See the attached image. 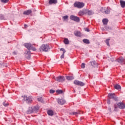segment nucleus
Returning a JSON list of instances; mask_svg holds the SVG:
<instances>
[{
	"label": "nucleus",
	"instance_id": "1",
	"mask_svg": "<svg viewBox=\"0 0 125 125\" xmlns=\"http://www.w3.org/2000/svg\"><path fill=\"white\" fill-rule=\"evenodd\" d=\"M49 49H50V48L49 47V45L47 44H42L40 48V50L41 52L44 51V52H47Z\"/></svg>",
	"mask_w": 125,
	"mask_h": 125
},
{
	"label": "nucleus",
	"instance_id": "2",
	"mask_svg": "<svg viewBox=\"0 0 125 125\" xmlns=\"http://www.w3.org/2000/svg\"><path fill=\"white\" fill-rule=\"evenodd\" d=\"M74 7H77V8H83L84 6V3L81 2H75L74 4Z\"/></svg>",
	"mask_w": 125,
	"mask_h": 125
},
{
	"label": "nucleus",
	"instance_id": "3",
	"mask_svg": "<svg viewBox=\"0 0 125 125\" xmlns=\"http://www.w3.org/2000/svg\"><path fill=\"white\" fill-rule=\"evenodd\" d=\"M23 99L27 103H32L33 101V97H32V96L27 97L26 95H24Z\"/></svg>",
	"mask_w": 125,
	"mask_h": 125
},
{
	"label": "nucleus",
	"instance_id": "4",
	"mask_svg": "<svg viewBox=\"0 0 125 125\" xmlns=\"http://www.w3.org/2000/svg\"><path fill=\"white\" fill-rule=\"evenodd\" d=\"M39 107L38 106H34L33 108H30L29 110H28V114H31V113H37L38 111H39Z\"/></svg>",
	"mask_w": 125,
	"mask_h": 125
},
{
	"label": "nucleus",
	"instance_id": "5",
	"mask_svg": "<svg viewBox=\"0 0 125 125\" xmlns=\"http://www.w3.org/2000/svg\"><path fill=\"white\" fill-rule=\"evenodd\" d=\"M108 96L110 99H114L115 101H118V100H119V99L116 97L114 93H109Z\"/></svg>",
	"mask_w": 125,
	"mask_h": 125
},
{
	"label": "nucleus",
	"instance_id": "6",
	"mask_svg": "<svg viewBox=\"0 0 125 125\" xmlns=\"http://www.w3.org/2000/svg\"><path fill=\"white\" fill-rule=\"evenodd\" d=\"M70 19H71V20H73V21H75V22H80V18L74 15L71 16L70 17Z\"/></svg>",
	"mask_w": 125,
	"mask_h": 125
},
{
	"label": "nucleus",
	"instance_id": "7",
	"mask_svg": "<svg viewBox=\"0 0 125 125\" xmlns=\"http://www.w3.org/2000/svg\"><path fill=\"white\" fill-rule=\"evenodd\" d=\"M74 84H76V85H80L81 86H83L84 85V83L83 82L75 80L74 81Z\"/></svg>",
	"mask_w": 125,
	"mask_h": 125
},
{
	"label": "nucleus",
	"instance_id": "8",
	"mask_svg": "<svg viewBox=\"0 0 125 125\" xmlns=\"http://www.w3.org/2000/svg\"><path fill=\"white\" fill-rule=\"evenodd\" d=\"M117 62L121 64V65H124L125 64V59H124V58H119L117 60Z\"/></svg>",
	"mask_w": 125,
	"mask_h": 125
},
{
	"label": "nucleus",
	"instance_id": "9",
	"mask_svg": "<svg viewBox=\"0 0 125 125\" xmlns=\"http://www.w3.org/2000/svg\"><path fill=\"white\" fill-rule=\"evenodd\" d=\"M56 80L59 83H62V82H64V81H65V77L63 76H59L57 77Z\"/></svg>",
	"mask_w": 125,
	"mask_h": 125
},
{
	"label": "nucleus",
	"instance_id": "10",
	"mask_svg": "<svg viewBox=\"0 0 125 125\" xmlns=\"http://www.w3.org/2000/svg\"><path fill=\"white\" fill-rule=\"evenodd\" d=\"M102 11L104 13H105V14H109V13H110V11L108 8H103Z\"/></svg>",
	"mask_w": 125,
	"mask_h": 125
},
{
	"label": "nucleus",
	"instance_id": "11",
	"mask_svg": "<svg viewBox=\"0 0 125 125\" xmlns=\"http://www.w3.org/2000/svg\"><path fill=\"white\" fill-rule=\"evenodd\" d=\"M118 107L120 108V109H125V104L123 103H119L117 104Z\"/></svg>",
	"mask_w": 125,
	"mask_h": 125
},
{
	"label": "nucleus",
	"instance_id": "12",
	"mask_svg": "<svg viewBox=\"0 0 125 125\" xmlns=\"http://www.w3.org/2000/svg\"><path fill=\"white\" fill-rule=\"evenodd\" d=\"M57 101H58V104L61 105H63V104H65V103H66V101H65V100H62V99H58Z\"/></svg>",
	"mask_w": 125,
	"mask_h": 125
},
{
	"label": "nucleus",
	"instance_id": "13",
	"mask_svg": "<svg viewBox=\"0 0 125 125\" xmlns=\"http://www.w3.org/2000/svg\"><path fill=\"white\" fill-rule=\"evenodd\" d=\"M85 14H87V15H92L93 12L88 9H86L85 10Z\"/></svg>",
	"mask_w": 125,
	"mask_h": 125
},
{
	"label": "nucleus",
	"instance_id": "14",
	"mask_svg": "<svg viewBox=\"0 0 125 125\" xmlns=\"http://www.w3.org/2000/svg\"><path fill=\"white\" fill-rule=\"evenodd\" d=\"M24 46L27 48V49H32V44L31 43H25L24 44Z\"/></svg>",
	"mask_w": 125,
	"mask_h": 125
},
{
	"label": "nucleus",
	"instance_id": "15",
	"mask_svg": "<svg viewBox=\"0 0 125 125\" xmlns=\"http://www.w3.org/2000/svg\"><path fill=\"white\" fill-rule=\"evenodd\" d=\"M25 56L27 59L30 60L31 58V52L30 51H27V53H25Z\"/></svg>",
	"mask_w": 125,
	"mask_h": 125
},
{
	"label": "nucleus",
	"instance_id": "16",
	"mask_svg": "<svg viewBox=\"0 0 125 125\" xmlns=\"http://www.w3.org/2000/svg\"><path fill=\"white\" fill-rule=\"evenodd\" d=\"M60 50L61 51L63 52L62 55L61 56V59H63L64 58V54L66 53V50H65V49L64 48H61Z\"/></svg>",
	"mask_w": 125,
	"mask_h": 125
},
{
	"label": "nucleus",
	"instance_id": "17",
	"mask_svg": "<svg viewBox=\"0 0 125 125\" xmlns=\"http://www.w3.org/2000/svg\"><path fill=\"white\" fill-rule=\"evenodd\" d=\"M31 13H32V10H28L23 12V14H24V15H30Z\"/></svg>",
	"mask_w": 125,
	"mask_h": 125
},
{
	"label": "nucleus",
	"instance_id": "18",
	"mask_svg": "<svg viewBox=\"0 0 125 125\" xmlns=\"http://www.w3.org/2000/svg\"><path fill=\"white\" fill-rule=\"evenodd\" d=\"M120 4L121 5V7L123 8L125 7V1H124L123 0H120Z\"/></svg>",
	"mask_w": 125,
	"mask_h": 125
},
{
	"label": "nucleus",
	"instance_id": "19",
	"mask_svg": "<svg viewBox=\"0 0 125 125\" xmlns=\"http://www.w3.org/2000/svg\"><path fill=\"white\" fill-rule=\"evenodd\" d=\"M91 64L93 67H97V62L95 61L91 62Z\"/></svg>",
	"mask_w": 125,
	"mask_h": 125
},
{
	"label": "nucleus",
	"instance_id": "20",
	"mask_svg": "<svg viewBox=\"0 0 125 125\" xmlns=\"http://www.w3.org/2000/svg\"><path fill=\"white\" fill-rule=\"evenodd\" d=\"M84 14H85V10L83 11H80L78 13L79 16H83Z\"/></svg>",
	"mask_w": 125,
	"mask_h": 125
},
{
	"label": "nucleus",
	"instance_id": "21",
	"mask_svg": "<svg viewBox=\"0 0 125 125\" xmlns=\"http://www.w3.org/2000/svg\"><path fill=\"white\" fill-rule=\"evenodd\" d=\"M108 21H109L107 19H104L103 20V23L104 25H107L108 24Z\"/></svg>",
	"mask_w": 125,
	"mask_h": 125
},
{
	"label": "nucleus",
	"instance_id": "22",
	"mask_svg": "<svg viewBox=\"0 0 125 125\" xmlns=\"http://www.w3.org/2000/svg\"><path fill=\"white\" fill-rule=\"evenodd\" d=\"M49 3L50 4H53V3L55 4V3H57V0H50L49 1Z\"/></svg>",
	"mask_w": 125,
	"mask_h": 125
},
{
	"label": "nucleus",
	"instance_id": "23",
	"mask_svg": "<svg viewBox=\"0 0 125 125\" xmlns=\"http://www.w3.org/2000/svg\"><path fill=\"white\" fill-rule=\"evenodd\" d=\"M75 36H76V37H81V32L79 31H75L74 32Z\"/></svg>",
	"mask_w": 125,
	"mask_h": 125
},
{
	"label": "nucleus",
	"instance_id": "24",
	"mask_svg": "<svg viewBox=\"0 0 125 125\" xmlns=\"http://www.w3.org/2000/svg\"><path fill=\"white\" fill-rule=\"evenodd\" d=\"M47 114L49 116H53V111L49 110L47 111Z\"/></svg>",
	"mask_w": 125,
	"mask_h": 125
},
{
	"label": "nucleus",
	"instance_id": "25",
	"mask_svg": "<svg viewBox=\"0 0 125 125\" xmlns=\"http://www.w3.org/2000/svg\"><path fill=\"white\" fill-rule=\"evenodd\" d=\"M66 79H67L68 81H71L72 80H74V77L69 76L66 77Z\"/></svg>",
	"mask_w": 125,
	"mask_h": 125
},
{
	"label": "nucleus",
	"instance_id": "26",
	"mask_svg": "<svg viewBox=\"0 0 125 125\" xmlns=\"http://www.w3.org/2000/svg\"><path fill=\"white\" fill-rule=\"evenodd\" d=\"M63 42H64V43H65V44H69V40H68V39L64 38Z\"/></svg>",
	"mask_w": 125,
	"mask_h": 125
},
{
	"label": "nucleus",
	"instance_id": "27",
	"mask_svg": "<svg viewBox=\"0 0 125 125\" xmlns=\"http://www.w3.org/2000/svg\"><path fill=\"white\" fill-rule=\"evenodd\" d=\"M114 88H115V89H121V85H119V84H116L114 86Z\"/></svg>",
	"mask_w": 125,
	"mask_h": 125
},
{
	"label": "nucleus",
	"instance_id": "28",
	"mask_svg": "<svg viewBox=\"0 0 125 125\" xmlns=\"http://www.w3.org/2000/svg\"><path fill=\"white\" fill-rule=\"evenodd\" d=\"M83 42H84V43H87L88 44L90 43L89 42V40H87V39H84L83 40Z\"/></svg>",
	"mask_w": 125,
	"mask_h": 125
},
{
	"label": "nucleus",
	"instance_id": "29",
	"mask_svg": "<svg viewBox=\"0 0 125 125\" xmlns=\"http://www.w3.org/2000/svg\"><path fill=\"white\" fill-rule=\"evenodd\" d=\"M56 93H58L59 94H62L63 93V90H57Z\"/></svg>",
	"mask_w": 125,
	"mask_h": 125
},
{
	"label": "nucleus",
	"instance_id": "30",
	"mask_svg": "<svg viewBox=\"0 0 125 125\" xmlns=\"http://www.w3.org/2000/svg\"><path fill=\"white\" fill-rule=\"evenodd\" d=\"M73 115H75V116H78L80 114V111H77V112H72Z\"/></svg>",
	"mask_w": 125,
	"mask_h": 125
},
{
	"label": "nucleus",
	"instance_id": "31",
	"mask_svg": "<svg viewBox=\"0 0 125 125\" xmlns=\"http://www.w3.org/2000/svg\"><path fill=\"white\" fill-rule=\"evenodd\" d=\"M109 42H110V39H106L105 41V43H106L107 45H108V46H110Z\"/></svg>",
	"mask_w": 125,
	"mask_h": 125
},
{
	"label": "nucleus",
	"instance_id": "32",
	"mask_svg": "<svg viewBox=\"0 0 125 125\" xmlns=\"http://www.w3.org/2000/svg\"><path fill=\"white\" fill-rule=\"evenodd\" d=\"M0 0L3 3H7V2H8V1H9V0Z\"/></svg>",
	"mask_w": 125,
	"mask_h": 125
},
{
	"label": "nucleus",
	"instance_id": "33",
	"mask_svg": "<svg viewBox=\"0 0 125 125\" xmlns=\"http://www.w3.org/2000/svg\"><path fill=\"white\" fill-rule=\"evenodd\" d=\"M3 106H4V107H7V106H8L9 104H8V103H5V102H3Z\"/></svg>",
	"mask_w": 125,
	"mask_h": 125
},
{
	"label": "nucleus",
	"instance_id": "34",
	"mask_svg": "<svg viewBox=\"0 0 125 125\" xmlns=\"http://www.w3.org/2000/svg\"><path fill=\"white\" fill-rule=\"evenodd\" d=\"M85 67V64H84V63H83L81 64V68H82V69H84Z\"/></svg>",
	"mask_w": 125,
	"mask_h": 125
},
{
	"label": "nucleus",
	"instance_id": "35",
	"mask_svg": "<svg viewBox=\"0 0 125 125\" xmlns=\"http://www.w3.org/2000/svg\"><path fill=\"white\" fill-rule=\"evenodd\" d=\"M63 19L64 20H67V19H68V16H63Z\"/></svg>",
	"mask_w": 125,
	"mask_h": 125
},
{
	"label": "nucleus",
	"instance_id": "36",
	"mask_svg": "<svg viewBox=\"0 0 125 125\" xmlns=\"http://www.w3.org/2000/svg\"><path fill=\"white\" fill-rule=\"evenodd\" d=\"M55 92V91L54 90H50V93H54Z\"/></svg>",
	"mask_w": 125,
	"mask_h": 125
},
{
	"label": "nucleus",
	"instance_id": "37",
	"mask_svg": "<svg viewBox=\"0 0 125 125\" xmlns=\"http://www.w3.org/2000/svg\"><path fill=\"white\" fill-rule=\"evenodd\" d=\"M42 98L41 97L38 98V100L39 102H42Z\"/></svg>",
	"mask_w": 125,
	"mask_h": 125
},
{
	"label": "nucleus",
	"instance_id": "38",
	"mask_svg": "<svg viewBox=\"0 0 125 125\" xmlns=\"http://www.w3.org/2000/svg\"><path fill=\"white\" fill-rule=\"evenodd\" d=\"M32 49V50H33V51H36V50H37V49H36V48L32 47V49Z\"/></svg>",
	"mask_w": 125,
	"mask_h": 125
},
{
	"label": "nucleus",
	"instance_id": "39",
	"mask_svg": "<svg viewBox=\"0 0 125 125\" xmlns=\"http://www.w3.org/2000/svg\"><path fill=\"white\" fill-rule=\"evenodd\" d=\"M114 111H117V105H114Z\"/></svg>",
	"mask_w": 125,
	"mask_h": 125
},
{
	"label": "nucleus",
	"instance_id": "40",
	"mask_svg": "<svg viewBox=\"0 0 125 125\" xmlns=\"http://www.w3.org/2000/svg\"><path fill=\"white\" fill-rule=\"evenodd\" d=\"M108 111H109V112H111L112 110H111V107H108Z\"/></svg>",
	"mask_w": 125,
	"mask_h": 125
},
{
	"label": "nucleus",
	"instance_id": "41",
	"mask_svg": "<svg viewBox=\"0 0 125 125\" xmlns=\"http://www.w3.org/2000/svg\"><path fill=\"white\" fill-rule=\"evenodd\" d=\"M107 104H110V100H107Z\"/></svg>",
	"mask_w": 125,
	"mask_h": 125
},
{
	"label": "nucleus",
	"instance_id": "42",
	"mask_svg": "<svg viewBox=\"0 0 125 125\" xmlns=\"http://www.w3.org/2000/svg\"><path fill=\"white\" fill-rule=\"evenodd\" d=\"M85 31L86 32H89V29H88V28H86Z\"/></svg>",
	"mask_w": 125,
	"mask_h": 125
},
{
	"label": "nucleus",
	"instance_id": "43",
	"mask_svg": "<svg viewBox=\"0 0 125 125\" xmlns=\"http://www.w3.org/2000/svg\"><path fill=\"white\" fill-rule=\"evenodd\" d=\"M24 27H25V28H27L28 25H27V24H24Z\"/></svg>",
	"mask_w": 125,
	"mask_h": 125
},
{
	"label": "nucleus",
	"instance_id": "44",
	"mask_svg": "<svg viewBox=\"0 0 125 125\" xmlns=\"http://www.w3.org/2000/svg\"><path fill=\"white\" fill-rule=\"evenodd\" d=\"M13 53L14 55H16V52L14 51V52H13Z\"/></svg>",
	"mask_w": 125,
	"mask_h": 125
}]
</instances>
